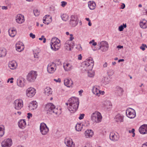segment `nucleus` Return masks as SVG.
Segmentation results:
<instances>
[{
    "label": "nucleus",
    "instance_id": "1",
    "mask_svg": "<svg viewBox=\"0 0 147 147\" xmlns=\"http://www.w3.org/2000/svg\"><path fill=\"white\" fill-rule=\"evenodd\" d=\"M68 101L69 102L68 110L71 113H75L77 110L79 106V102L78 98L72 97L70 98Z\"/></svg>",
    "mask_w": 147,
    "mask_h": 147
},
{
    "label": "nucleus",
    "instance_id": "2",
    "mask_svg": "<svg viewBox=\"0 0 147 147\" xmlns=\"http://www.w3.org/2000/svg\"><path fill=\"white\" fill-rule=\"evenodd\" d=\"M94 61L91 57L87 59L83 63V68L82 69L83 71H89L92 69L94 65Z\"/></svg>",
    "mask_w": 147,
    "mask_h": 147
},
{
    "label": "nucleus",
    "instance_id": "3",
    "mask_svg": "<svg viewBox=\"0 0 147 147\" xmlns=\"http://www.w3.org/2000/svg\"><path fill=\"white\" fill-rule=\"evenodd\" d=\"M60 40L57 38H53L50 43L51 49L55 51L58 50L60 46Z\"/></svg>",
    "mask_w": 147,
    "mask_h": 147
},
{
    "label": "nucleus",
    "instance_id": "4",
    "mask_svg": "<svg viewBox=\"0 0 147 147\" xmlns=\"http://www.w3.org/2000/svg\"><path fill=\"white\" fill-rule=\"evenodd\" d=\"M45 110L47 111V113H49L51 114L54 113L57 114L58 112L57 108H56L55 105L52 103L46 105L45 107Z\"/></svg>",
    "mask_w": 147,
    "mask_h": 147
},
{
    "label": "nucleus",
    "instance_id": "5",
    "mask_svg": "<svg viewBox=\"0 0 147 147\" xmlns=\"http://www.w3.org/2000/svg\"><path fill=\"white\" fill-rule=\"evenodd\" d=\"M102 116L99 112L95 111L93 113L91 116V120L94 122L98 123L100 122L102 119Z\"/></svg>",
    "mask_w": 147,
    "mask_h": 147
},
{
    "label": "nucleus",
    "instance_id": "6",
    "mask_svg": "<svg viewBox=\"0 0 147 147\" xmlns=\"http://www.w3.org/2000/svg\"><path fill=\"white\" fill-rule=\"evenodd\" d=\"M37 76V72L31 71L28 74L27 76V80L29 82H34L36 80Z\"/></svg>",
    "mask_w": 147,
    "mask_h": 147
},
{
    "label": "nucleus",
    "instance_id": "7",
    "mask_svg": "<svg viewBox=\"0 0 147 147\" xmlns=\"http://www.w3.org/2000/svg\"><path fill=\"white\" fill-rule=\"evenodd\" d=\"M15 109L17 110H20L23 106V103L22 99H20L16 100L13 102Z\"/></svg>",
    "mask_w": 147,
    "mask_h": 147
},
{
    "label": "nucleus",
    "instance_id": "8",
    "mask_svg": "<svg viewBox=\"0 0 147 147\" xmlns=\"http://www.w3.org/2000/svg\"><path fill=\"white\" fill-rule=\"evenodd\" d=\"M40 130L42 135H45L48 133L49 129L45 123H41L40 126Z\"/></svg>",
    "mask_w": 147,
    "mask_h": 147
},
{
    "label": "nucleus",
    "instance_id": "9",
    "mask_svg": "<svg viewBox=\"0 0 147 147\" xmlns=\"http://www.w3.org/2000/svg\"><path fill=\"white\" fill-rule=\"evenodd\" d=\"M126 116L130 119H133L136 116V113L134 109L128 108L126 111Z\"/></svg>",
    "mask_w": 147,
    "mask_h": 147
},
{
    "label": "nucleus",
    "instance_id": "10",
    "mask_svg": "<svg viewBox=\"0 0 147 147\" xmlns=\"http://www.w3.org/2000/svg\"><path fill=\"white\" fill-rule=\"evenodd\" d=\"M69 24L73 27L76 26L78 22V18L76 15H72L71 16Z\"/></svg>",
    "mask_w": 147,
    "mask_h": 147
},
{
    "label": "nucleus",
    "instance_id": "11",
    "mask_svg": "<svg viewBox=\"0 0 147 147\" xmlns=\"http://www.w3.org/2000/svg\"><path fill=\"white\" fill-rule=\"evenodd\" d=\"M98 44L99 46V49H101L102 51L105 52L108 50L109 48V45L107 41H102L100 42L99 44Z\"/></svg>",
    "mask_w": 147,
    "mask_h": 147
},
{
    "label": "nucleus",
    "instance_id": "12",
    "mask_svg": "<svg viewBox=\"0 0 147 147\" xmlns=\"http://www.w3.org/2000/svg\"><path fill=\"white\" fill-rule=\"evenodd\" d=\"M12 144V141L11 138L5 139L1 143L2 147H10Z\"/></svg>",
    "mask_w": 147,
    "mask_h": 147
},
{
    "label": "nucleus",
    "instance_id": "13",
    "mask_svg": "<svg viewBox=\"0 0 147 147\" xmlns=\"http://www.w3.org/2000/svg\"><path fill=\"white\" fill-rule=\"evenodd\" d=\"M56 65L54 63H49L47 67V70L48 72L50 74L53 73L56 69Z\"/></svg>",
    "mask_w": 147,
    "mask_h": 147
},
{
    "label": "nucleus",
    "instance_id": "14",
    "mask_svg": "<svg viewBox=\"0 0 147 147\" xmlns=\"http://www.w3.org/2000/svg\"><path fill=\"white\" fill-rule=\"evenodd\" d=\"M35 93L36 90L33 88H29L26 91V95L28 97H32L35 95Z\"/></svg>",
    "mask_w": 147,
    "mask_h": 147
},
{
    "label": "nucleus",
    "instance_id": "15",
    "mask_svg": "<svg viewBox=\"0 0 147 147\" xmlns=\"http://www.w3.org/2000/svg\"><path fill=\"white\" fill-rule=\"evenodd\" d=\"M109 138L111 141L116 142L119 140V136L118 134H115L114 133H111L110 134Z\"/></svg>",
    "mask_w": 147,
    "mask_h": 147
},
{
    "label": "nucleus",
    "instance_id": "16",
    "mask_svg": "<svg viewBox=\"0 0 147 147\" xmlns=\"http://www.w3.org/2000/svg\"><path fill=\"white\" fill-rule=\"evenodd\" d=\"M25 79L23 78H20L17 80V84L20 87H24L25 84Z\"/></svg>",
    "mask_w": 147,
    "mask_h": 147
},
{
    "label": "nucleus",
    "instance_id": "17",
    "mask_svg": "<svg viewBox=\"0 0 147 147\" xmlns=\"http://www.w3.org/2000/svg\"><path fill=\"white\" fill-rule=\"evenodd\" d=\"M37 103L36 101L31 102L28 106L29 110H34L37 108Z\"/></svg>",
    "mask_w": 147,
    "mask_h": 147
},
{
    "label": "nucleus",
    "instance_id": "18",
    "mask_svg": "<svg viewBox=\"0 0 147 147\" xmlns=\"http://www.w3.org/2000/svg\"><path fill=\"white\" fill-rule=\"evenodd\" d=\"M18 125L20 128L22 129H24L26 126L25 120L21 119L18 122Z\"/></svg>",
    "mask_w": 147,
    "mask_h": 147
},
{
    "label": "nucleus",
    "instance_id": "19",
    "mask_svg": "<svg viewBox=\"0 0 147 147\" xmlns=\"http://www.w3.org/2000/svg\"><path fill=\"white\" fill-rule=\"evenodd\" d=\"M16 22L19 24H22L24 21V16L21 14L18 15L16 16Z\"/></svg>",
    "mask_w": 147,
    "mask_h": 147
},
{
    "label": "nucleus",
    "instance_id": "20",
    "mask_svg": "<svg viewBox=\"0 0 147 147\" xmlns=\"http://www.w3.org/2000/svg\"><path fill=\"white\" fill-rule=\"evenodd\" d=\"M63 67L65 71H70L73 68L72 65L69 63H64L63 64Z\"/></svg>",
    "mask_w": 147,
    "mask_h": 147
},
{
    "label": "nucleus",
    "instance_id": "21",
    "mask_svg": "<svg viewBox=\"0 0 147 147\" xmlns=\"http://www.w3.org/2000/svg\"><path fill=\"white\" fill-rule=\"evenodd\" d=\"M139 130L141 134H145L147 133V126L145 125H142L139 128Z\"/></svg>",
    "mask_w": 147,
    "mask_h": 147
},
{
    "label": "nucleus",
    "instance_id": "22",
    "mask_svg": "<svg viewBox=\"0 0 147 147\" xmlns=\"http://www.w3.org/2000/svg\"><path fill=\"white\" fill-rule=\"evenodd\" d=\"M17 63L15 61H10L8 63L9 67L11 69H16L17 67Z\"/></svg>",
    "mask_w": 147,
    "mask_h": 147
},
{
    "label": "nucleus",
    "instance_id": "23",
    "mask_svg": "<svg viewBox=\"0 0 147 147\" xmlns=\"http://www.w3.org/2000/svg\"><path fill=\"white\" fill-rule=\"evenodd\" d=\"M64 85L67 87L72 86L73 82L71 79H66L64 80Z\"/></svg>",
    "mask_w": 147,
    "mask_h": 147
},
{
    "label": "nucleus",
    "instance_id": "24",
    "mask_svg": "<svg viewBox=\"0 0 147 147\" xmlns=\"http://www.w3.org/2000/svg\"><path fill=\"white\" fill-rule=\"evenodd\" d=\"M73 142L71 139H65V143L66 145L69 147H75V145L73 144Z\"/></svg>",
    "mask_w": 147,
    "mask_h": 147
},
{
    "label": "nucleus",
    "instance_id": "25",
    "mask_svg": "<svg viewBox=\"0 0 147 147\" xmlns=\"http://www.w3.org/2000/svg\"><path fill=\"white\" fill-rule=\"evenodd\" d=\"M99 87H96V86H94L93 88L92 89V91L94 94L99 96L101 93V90L99 89Z\"/></svg>",
    "mask_w": 147,
    "mask_h": 147
},
{
    "label": "nucleus",
    "instance_id": "26",
    "mask_svg": "<svg viewBox=\"0 0 147 147\" xmlns=\"http://www.w3.org/2000/svg\"><path fill=\"white\" fill-rule=\"evenodd\" d=\"M123 91V88L117 86L116 87L115 93L118 95L119 96L122 95Z\"/></svg>",
    "mask_w": 147,
    "mask_h": 147
},
{
    "label": "nucleus",
    "instance_id": "27",
    "mask_svg": "<svg viewBox=\"0 0 147 147\" xmlns=\"http://www.w3.org/2000/svg\"><path fill=\"white\" fill-rule=\"evenodd\" d=\"M44 93L46 96L51 95L52 94V90L49 87H47L44 90Z\"/></svg>",
    "mask_w": 147,
    "mask_h": 147
},
{
    "label": "nucleus",
    "instance_id": "28",
    "mask_svg": "<svg viewBox=\"0 0 147 147\" xmlns=\"http://www.w3.org/2000/svg\"><path fill=\"white\" fill-rule=\"evenodd\" d=\"M115 119V121L117 122H121L123 121V115L120 114L117 115Z\"/></svg>",
    "mask_w": 147,
    "mask_h": 147
},
{
    "label": "nucleus",
    "instance_id": "29",
    "mask_svg": "<svg viewBox=\"0 0 147 147\" xmlns=\"http://www.w3.org/2000/svg\"><path fill=\"white\" fill-rule=\"evenodd\" d=\"M93 134V131L91 130L87 129L85 131L84 133V134L87 138L92 137Z\"/></svg>",
    "mask_w": 147,
    "mask_h": 147
},
{
    "label": "nucleus",
    "instance_id": "30",
    "mask_svg": "<svg viewBox=\"0 0 147 147\" xmlns=\"http://www.w3.org/2000/svg\"><path fill=\"white\" fill-rule=\"evenodd\" d=\"M140 25L142 28L145 29L147 28V22L145 20H143L140 22Z\"/></svg>",
    "mask_w": 147,
    "mask_h": 147
},
{
    "label": "nucleus",
    "instance_id": "31",
    "mask_svg": "<svg viewBox=\"0 0 147 147\" xmlns=\"http://www.w3.org/2000/svg\"><path fill=\"white\" fill-rule=\"evenodd\" d=\"M88 3V6L90 9H93L95 8L96 5L94 2L89 1Z\"/></svg>",
    "mask_w": 147,
    "mask_h": 147
},
{
    "label": "nucleus",
    "instance_id": "32",
    "mask_svg": "<svg viewBox=\"0 0 147 147\" xmlns=\"http://www.w3.org/2000/svg\"><path fill=\"white\" fill-rule=\"evenodd\" d=\"M9 34L11 37H14L16 34V32L15 30L10 29L8 30Z\"/></svg>",
    "mask_w": 147,
    "mask_h": 147
},
{
    "label": "nucleus",
    "instance_id": "33",
    "mask_svg": "<svg viewBox=\"0 0 147 147\" xmlns=\"http://www.w3.org/2000/svg\"><path fill=\"white\" fill-rule=\"evenodd\" d=\"M6 54V50L3 48H0V57H4Z\"/></svg>",
    "mask_w": 147,
    "mask_h": 147
},
{
    "label": "nucleus",
    "instance_id": "34",
    "mask_svg": "<svg viewBox=\"0 0 147 147\" xmlns=\"http://www.w3.org/2000/svg\"><path fill=\"white\" fill-rule=\"evenodd\" d=\"M104 107L107 109H110L112 106L111 103L109 101H106L104 103Z\"/></svg>",
    "mask_w": 147,
    "mask_h": 147
},
{
    "label": "nucleus",
    "instance_id": "35",
    "mask_svg": "<svg viewBox=\"0 0 147 147\" xmlns=\"http://www.w3.org/2000/svg\"><path fill=\"white\" fill-rule=\"evenodd\" d=\"M82 125L81 123L77 124L75 127L76 129L78 131H81L82 129Z\"/></svg>",
    "mask_w": 147,
    "mask_h": 147
},
{
    "label": "nucleus",
    "instance_id": "36",
    "mask_svg": "<svg viewBox=\"0 0 147 147\" xmlns=\"http://www.w3.org/2000/svg\"><path fill=\"white\" fill-rule=\"evenodd\" d=\"M22 46H21L20 45L17 43L16 44V49L17 51L19 52H21L23 49V48H22Z\"/></svg>",
    "mask_w": 147,
    "mask_h": 147
},
{
    "label": "nucleus",
    "instance_id": "37",
    "mask_svg": "<svg viewBox=\"0 0 147 147\" xmlns=\"http://www.w3.org/2000/svg\"><path fill=\"white\" fill-rule=\"evenodd\" d=\"M1 131L2 133H0V136H2L5 133L4 126L3 125L0 126V131Z\"/></svg>",
    "mask_w": 147,
    "mask_h": 147
},
{
    "label": "nucleus",
    "instance_id": "38",
    "mask_svg": "<svg viewBox=\"0 0 147 147\" xmlns=\"http://www.w3.org/2000/svg\"><path fill=\"white\" fill-rule=\"evenodd\" d=\"M61 17L63 20L66 21L68 19V16L66 14H63L61 15Z\"/></svg>",
    "mask_w": 147,
    "mask_h": 147
},
{
    "label": "nucleus",
    "instance_id": "39",
    "mask_svg": "<svg viewBox=\"0 0 147 147\" xmlns=\"http://www.w3.org/2000/svg\"><path fill=\"white\" fill-rule=\"evenodd\" d=\"M127 27L126 24H123V25H121L120 26H119L118 28V30L120 31H122L123 29L124 28H126Z\"/></svg>",
    "mask_w": 147,
    "mask_h": 147
},
{
    "label": "nucleus",
    "instance_id": "40",
    "mask_svg": "<svg viewBox=\"0 0 147 147\" xmlns=\"http://www.w3.org/2000/svg\"><path fill=\"white\" fill-rule=\"evenodd\" d=\"M88 75L90 77H93L94 75V72L92 71H89L88 72Z\"/></svg>",
    "mask_w": 147,
    "mask_h": 147
},
{
    "label": "nucleus",
    "instance_id": "41",
    "mask_svg": "<svg viewBox=\"0 0 147 147\" xmlns=\"http://www.w3.org/2000/svg\"><path fill=\"white\" fill-rule=\"evenodd\" d=\"M34 15L36 16H38L40 14L39 11L37 9H35L33 11Z\"/></svg>",
    "mask_w": 147,
    "mask_h": 147
},
{
    "label": "nucleus",
    "instance_id": "42",
    "mask_svg": "<svg viewBox=\"0 0 147 147\" xmlns=\"http://www.w3.org/2000/svg\"><path fill=\"white\" fill-rule=\"evenodd\" d=\"M145 47L147 48V46L146 45L143 44H142L141 46L140 47V48L142 51H144L145 49Z\"/></svg>",
    "mask_w": 147,
    "mask_h": 147
},
{
    "label": "nucleus",
    "instance_id": "43",
    "mask_svg": "<svg viewBox=\"0 0 147 147\" xmlns=\"http://www.w3.org/2000/svg\"><path fill=\"white\" fill-rule=\"evenodd\" d=\"M84 115L85 114H80L78 118L80 120L84 118Z\"/></svg>",
    "mask_w": 147,
    "mask_h": 147
},
{
    "label": "nucleus",
    "instance_id": "44",
    "mask_svg": "<svg viewBox=\"0 0 147 147\" xmlns=\"http://www.w3.org/2000/svg\"><path fill=\"white\" fill-rule=\"evenodd\" d=\"M61 5L63 7H64L67 4V3L66 2L64 1H62L61 2Z\"/></svg>",
    "mask_w": 147,
    "mask_h": 147
},
{
    "label": "nucleus",
    "instance_id": "45",
    "mask_svg": "<svg viewBox=\"0 0 147 147\" xmlns=\"http://www.w3.org/2000/svg\"><path fill=\"white\" fill-rule=\"evenodd\" d=\"M76 48L79 51H81L82 50V47L80 45H78Z\"/></svg>",
    "mask_w": 147,
    "mask_h": 147
},
{
    "label": "nucleus",
    "instance_id": "46",
    "mask_svg": "<svg viewBox=\"0 0 147 147\" xmlns=\"http://www.w3.org/2000/svg\"><path fill=\"white\" fill-rule=\"evenodd\" d=\"M30 37H31L32 38L34 39L35 37V36L34 34H33L32 33H30Z\"/></svg>",
    "mask_w": 147,
    "mask_h": 147
},
{
    "label": "nucleus",
    "instance_id": "47",
    "mask_svg": "<svg viewBox=\"0 0 147 147\" xmlns=\"http://www.w3.org/2000/svg\"><path fill=\"white\" fill-rule=\"evenodd\" d=\"M70 37L69 38V40L72 41L74 39V37H73V35L72 34H71L70 35Z\"/></svg>",
    "mask_w": 147,
    "mask_h": 147
},
{
    "label": "nucleus",
    "instance_id": "48",
    "mask_svg": "<svg viewBox=\"0 0 147 147\" xmlns=\"http://www.w3.org/2000/svg\"><path fill=\"white\" fill-rule=\"evenodd\" d=\"M27 118L29 119L30 118V117L32 116V114L30 113H28L27 114Z\"/></svg>",
    "mask_w": 147,
    "mask_h": 147
},
{
    "label": "nucleus",
    "instance_id": "49",
    "mask_svg": "<svg viewBox=\"0 0 147 147\" xmlns=\"http://www.w3.org/2000/svg\"><path fill=\"white\" fill-rule=\"evenodd\" d=\"M54 80L56 82H61V79L60 78H58L57 79H54Z\"/></svg>",
    "mask_w": 147,
    "mask_h": 147
},
{
    "label": "nucleus",
    "instance_id": "50",
    "mask_svg": "<svg viewBox=\"0 0 147 147\" xmlns=\"http://www.w3.org/2000/svg\"><path fill=\"white\" fill-rule=\"evenodd\" d=\"M41 38H43V42L45 43L46 42V38H45L44 36L43 35H42L41 36Z\"/></svg>",
    "mask_w": 147,
    "mask_h": 147
},
{
    "label": "nucleus",
    "instance_id": "51",
    "mask_svg": "<svg viewBox=\"0 0 147 147\" xmlns=\"http://www.w3.org/2000/svg\"><path fill=\"white\" fill-rule=\"evenodd\" d=\"M43 22L44 23H45V24H49V23L48 22H46V19H45V17H44L43 19Z\"/></svg>",
    "mask_w": 147,
    "mask_h": 147
},
{
    "label": "nucleus",
    "instance_id": "52",
    "mask_svg": "<svg viewBox=\"0 0 147 147\" xmlns=\"http://www.w3.org/2000/svg\"><path fill=\"white\" fill-rule=\"evenodd\" d=\"M142 147H147V142L143 144Z\"/></svg>",
    "mask_w": 147,
    "mask_h": 147
},
{
    "label": "nucleus",
    "instance_id": "53",
    "mask_svg": "<svg viewBox=\"0 0 147 147\" xmlns=\"http://www.w3.org/2000/svg\"><path fill=\"white\" fill-rule=\"evenodd\" d=\"M103 67H106L107 66V62H105L104 64L103 65Z\"/></svg>",
    "mask_w": 147,
    "mask_h": 147
},
{
    "label": "nucleus",
    "instance_id": "54",
    "mask_svg": "<svg viewBox=\"0 0 147 147\" xmlns=\"http://www.w3.org/2000/svg\"><path fill=\"white\" fill-rule=\"evenodd\" d=\"M135 131V129H132L131 130H129V133H133Z\"/></svg>",
    "mask_w": 147,
    "mask_h": 147
},
{
    "label": "nucleus",
    "instance_id": "55",
    "mask_svg": "<svg viewBox=\"0 0 147 147\" xmlns=\"http://www.w3.org/2000/svg\"><path fill=\"white\" fill-rule=\"evenodd\" d=\"M82 57L81 56V54H80V55H79L78 57V59L79 60H81L82 59Z\"/></svg>",
    "mask_w": 147,
    "mask_h": 147
},
{
    "label": "nucleus",
    "instance_id": "56",
    "mask_svg": "<svg viewBox=\"0 0 147 147\" xmlns=\"http://www.w3.org/2000/svg\"><path fill=\"white\" fill-rule=\"evenodd\" d=\"M125 7V4L124 3H122L121 5V8L123 9Z\"/></svg>",
    "mask_w": 147,
    "mask_h": 147
},
{
    "label": "nucleus",
    "instance_id": "57",
    "mask_svg": "<svg viewBox=\"0 0 147 147\" xmlns=\"http://www.w3.org/2000/svg\"><path fill=\"white\" fill-rule=\"evenodd\" d=\"M2 8L3 9H7V6H3Z\"/></svg>",
    "mask_w": 147,
    "mask_h": 147
},
{
    "label": "nucleus",
    "instance_id": "58",
    "mask_svg": "<svg viewBox=\"0 0 147 147\" xmlns=\"http://www.w3.org/2000/svg\"><path fill=\"white\" fill-rule=\"evenodd\" d=\"M123 48V46H121V45H118L117 46V48H118L119 49H121Z\"/></svg>",
    "mask_w": 147,
    "mask_h": 147
},
{
    "label": "nucleus",
    "instance_id": "59",
    "mask_svg": "<svg viewBox=\"0 0 147 147\" xmlns=\"http://www.w3.org/2000/svg\"><path fill=\"white\" fill-rule=\"evenodd\" d=\"M83 92V91L82 90H80L79 91V94L80 95L82 94V93Z\"/></svg>",
    "mask_w": 147,
    "mask_h": 147
},
{
    "label": "nucleus",
    "instance_id": "60",
    "mask_svg": "<svg viewBox=\"0 0 147 147\" xmlns=\"http://www.w3.org/2000/svg\"><path fill=\"white\" fill-rule=\"evenodd\" d=\"M34 57L35 58H38V55L37 54H36V53H35L34 55Z\"/></svg>",
    "mask_w": 147,
    "mask_h": 147
},
{
    "label": "nucleus",
    "instance_id": "61",
    "mask_svg": "<svg viewBox=\"0 0 147 147\" xmlns=\"http://www.w3.org/2000/svg\"><path fill=\"white\" fill-rule=\"evenodd\" d=\"M124 61V59H120L118 60V61L119 62H120L121 61Z\"/></svg>",
    "mask_w": 147,
    "mask_h": 147
},
{
    "label": "nucleus",
    "instance_id": "62",
    "mask_svg": "<svg viewBox=\"0 0 147 147\" xmlns=\"http://www.w3.org/2000/svg\"><path fill=\"white\" fill-rule=\"evenodd\" d=\"M94 42V40H92L89 43L91 44L92 43H93Z\"/></svg>",
    "mask_w": 147,
    "mask_h": 147
},
{
    "label": "nucleus",
    "instance_id": "63",
    "mask_svg": "<svg viewBox=\"0 0 147 147\" xmlns=\"http://www.w3.org/2000/svg\"><path fill=\"white\" fill-rule=\"evenodd\" d=\"M88 25L89 26H91L92 25V23L91 22V21L88 22Z\"/></svg>",
    "mask_w": 147,
    "mask_h": 147
},
{
    "label": "nucleus",
    "instance_id": "64",
    "mask_svg": "<svg viewBox=\"0 0 147 147\" xmlns=\"http://www.w3.org/2000/svg\"><path fill=\"white\" fill-rule=\"evenodd\" d=\"M147 72V65H146L144 69Z\"/></svg>",
    "mask_w": 147,
    "mask_h": 147
}]
</instances>
